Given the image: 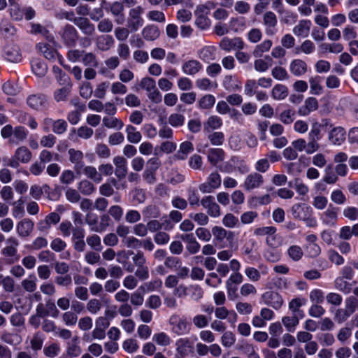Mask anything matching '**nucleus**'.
I'll list each match as a JSON object with an SVG mask.
<instances>
[{"label": "nucleus", "instance_id": "aec40b11", "mask_svg": "<svg viewBox=\"0 0 358 358\" xmlns=\"http://www.w3.org/2000/svg\"><path fill=\"white\" fill-rule=\"evenodd\" d=\"M176 350L181 357H185L192 352V345L188 338H180L176 341Z\"/></svg>", "mask_w": 358, "mask_h": 358}, {"label": "nucleus", "instance_id": "4be33fe9", "mask_svg": "<svg viewBox=\"0 0 358 358\" xmlns=\"http://www.w3.org/2000/svg\"><path fill=\"white\" fill-rule=\"evenodd\" d=\"M75 24L85 35L92 36L95 32L94 25L86 17H78Z\"/></svg>", "mask_w": 358, "mask_h": 358}, {"label": "nucleus", "instance_id": "cd10ccee", "mask_svg": "<svg viewBox=\"0 0 358 358\" xmlns=\"http://www.w3.org/2000/svg\"><path fill=\"white\" fill-rule=\"evenodd\" d=\"M216 48L214 46H205L198 51V57L200 59L206 63L215 60Z\"/></svg>", "mask_w": 358, "mask_h": 358}, {"label": "nucleus", "instance_id": "423d86ee", "mask_svg": "<svg viewBox=\"0 0 358 358\" xmlns=\"http://www.w3.org/2000/svg\"><path fill=\"white\" fill-rule=\"evenodd\" d=\"M219 47L221 50L229 52L234 50H241L245 48V43L240 37L230 38L224 37L219 43Z\"/></svg>", "mask_w": 358, "mask_h": 358}, {"label": "nucleus", "instance_id": "ddd939ff", "mask_svg": "<svg viewBox=\"0 0 358 358\" xmlns=\"http://www.w3.org/2000/svg\"><path fill=\"white\" fill-rule=\"evenodd\" d=\"M27 104L35 110H41L47 106V98L43 94H34L27 96Z\"/></svg>", "mask_w": 358, "mask_h": 358}, {"label": "nucleus", "instance_id": "9b49d317", "mask_svg": "<svg viewBox=\"0 0 358 358\" xmlns=\"http://www.w3.org/2000/svg\"><path fill=\"white\" fill-rule=\"evenodd\" d=\"M263 302L275 310L280 309L283 304V299L278 292L268 291L262 295Z\"/></svg>", "mask_w": 358, "mask_h": 358}, {"label": "nucleus", "instance_id": "e2e57ef3", "mask_svg": "<svg viewBox=\"0 0 358 358\" xmlns=\"http://www.w3.org/2000/svg\"><path fill=\"white\" fill-rule=\"evenodd\" d=\"M111 224L110 216L107 214H103L100 217L99 227L92 229V231L96 233H102L108 229Z\"/></svg>", "mask_w": 358, "mask_h": 358}, {"label": "nucleus", "instance_id": "b1692460", "mask_svg": "<svg viewBox=\"0 0 358 358\" xmlns=\"http://www.w3.org/2000/svg\"><path fill=\"white\" fill-rule=\"evenodd\" d=\"M317 108V100L314 97H308L305 100L304 104L299 108L298 113L301 116H307Z\"/></svg>", "mask_w": 358, "mask_h": 358}, {"label": "nucleus", "instance_id": "de8ad7c7", "mask_svg": "<svg viewBox=\"0 0 358 358\" xmlns=\"http://www.w3.org/2000/svg\"><path fill=\"white\" fill-rule=\"evenodd\" d=\"M103 124L108 129H122L124 127L123 122L113 116H105L103 120Z\"/></svg>", "mask_w": 358, "mask_h": 358}, {"label": "nucleus", "instance_id": "7ed1b4c3", "mask_svg": "<svg viewBox=\"0 0 358 358\" xmlns=\"http://www.w3.org/2000/svg\"><path fill=\"white\" fill-rule=\"evenodd\" d=\"M169 324L172 331L178 336L186 335L190 331V324L186 318L180 317L178 315H172L169 318Z\"/></svg>", "mask_w": 358, "mask_h": 358}, {"label": "nucleus", "instance_id": "e433bc0d", "mask_svg": "<svg viewBox=\"0 0 358 358\" xmlns=\"http://www.w3.org/2000/svg\"><path fill=\"white\" fill-rule=\"evenodd\" d=\"M300 316L292 314V316L282 317V323L287 331L294 332L299 323Z\"/></svg>", "mask_w": 358, "mask_h": 358}, {"label": "nucleus", "instance_id": "20e7f679", "mask_svg": "<svg viewBox=\"0 0 358 358\" xmlns=\"http://www.w3.org/2000/svg\"><path fill=\"white\" fill-rule=\"evenodd\" d=\"M7 245L1 250V253L8 258L9 263H15L20 259V255L17 253V247L19 245L18 240L15 237H9L6 240Z\"/></svg>", "mask_w": 358, "mask_h": 358}, {"label": "nucleus", "instance_id": "1a4fd4ad", "mask_svg": "<svg viewBox=\"0 0 358 358\" xmlns=\"http://www.w3.org/2000/svg\"><path fill=\"white\" fill-rule=\"evenodd\" d=\"M291 213L294 219L303 221L312 216L313 210L309 205L301 203L294 204L291 208Z\"/></svg>", "mask_w": 358, "mask_h": 358}, {"label": "nucleus", "instance_id": "0eeeda50", "mask_svg": "<svg viewBox=\"0 0 358 358\" xmlns=\"http://www.w3.org/2000/svg\"><path fill=\"white\" fill-rule=\"evenodd\" d=\"M264 183L263 176L258 172L248 174L244 179L241 187L247 192L259 188Z\"/></svg>", "mask_w": 358, "mask_h": 358}, {"label": "nucleus", "instance_id": "49530a36", "mask_svg": "<svg viewBox=\"0 0 358 358\" xmlns=\"http://www.w3.org/2000/svg\"><path fill=\"white\" fill-rule=\"evenodd\" d=\"M222 85L227 91L230 92L239 90L241 88L240 82L233 76H226L224 78Z\"/></svg>", "mask_w": 358, "mask_h": 358}, {"label": "nucleus", "instance_id": "c85d7f7f", "mask_svg": "<svg viewBox=\"0 0 358 358\" xmlns=\"http://www.w3.org/2000/svg\"><path fill=\"white\" fill-rule=\"evenodd\" d=\"M280 16V22L286 24H292L297 20V14L285 7L277 11Z\"/></svg>", "mask_w": 358, "mask_h": 358}, {"label": "nucleus", "instance_id": "6ab92c4d", "mask_svg": "<svg viewBox=\"0 0 358 358\" xmlns=\"http://www.w3.org/2000/svg\"><path fill=\"white\" fill-rule=\"evenodd\" d=\"M338 208L329 205L327 209L322 213L320 219L326 225L333 226L336 224L338 219Z\"/></svg>", "mask_w": 358, "mask_h": 358}, {"label": "nucleus", "instance_id": "f03ea898", "mask_svg": "<svg viewBox=\"0 0 358 358\" xmlns=\"http://www.w3.org/2000/svg\"><path fill=\"white\" fill-rule=\"evenodd\" d=\"M144 9L141 6H137L132 8L129 11V17L127 20V27L130 31L135 32L138 31L144 24V20L142 14Z\"/></svg>", "mask_w": 358, "mask_h": 358}, {"label": "nucleus", "instance_id": "c9c22d12", "mask_svg": "<svg viewBox=\"0 0 358 358\" xmlns=\"http://www.w3.org/2000/svg\"><path fill=\"white\" fill-rule=\"evenodd\" d=\"M229 27L230 31L235 33L241 32L246 28V22L244 17H231L229 21Z\"/></svg>", "mask_w": 358, "mask_h": 358}, {"label": "nucleus", "instance_id": "0e129e2a", "mask_svg": "<svg viewBox=\"0 0 358 358\" xmlns=\"http://www.w3.org/2000/svg\"><path fill=\"white\" fill-rule=\"evenodd\" d=\"M322 124L317 122H315L311 125L310 131L308 133V140L320 141L322 138L321 134Z\"/></svg>", "mask_w": 358, "mask_h": 358}, {"label": "nucleus", "instance_id": "09e8293b", "mask_svg": "<svg viewBox=\"0 0 358 358\" xmlns=\"http://www.w3.org/2000/svg\"><path fill=\"white\" fill-rule=\"evenodd\" d=\"M37 278L34 274H30L27 278L22 280L21 286L27 292H34L37 288Z\"/></svg>", "mask_w": 358, "mask_h": 358}, {"label": "nucleus", "instance_id": "c03bdc74", "mask_svg": "<svg viewBox=\"0 0 358 358\" xmlns=\"http://www.w3.org/2000/svg\"><path fill=\"white\" fill-rule=\"evenodd\" d=\"M204 292L202 287L196 284H192L188 286L187 296L196 302H198L203 297Z\"/></svg>", "mask_w": 358, "mask_h": 358}, {"label": "nucleus", "instance_id": "473e14b6", "mask_svg": "<svg viewBox=\"0 0 358 358\" xmlns=\"http://www.w3.org/2000/svg\"><path fill=\"white\" fill-rule=\"evenodd\" d=\"M224 159V152L220 148H211L208 151V160L213 166H217Z\"/></svg>", "mask_w": 358, "mask_h": 358}, {"label": "nucleus", "instance_id": "4468645a", "mask_svg": "<svg viewBox=\"0 0 358 358\" xmlns=\"http://www.w3.org/2000/svg\"><path fill=\"white\" fill-rule=\"evenodd\" d=\"M307 63L301 59H294L289 64V71L295 77H301L308 71Z\"/></svg>", "mask_w": 358, "mask_h": 358}, {"label": "nucleus", "instance_id": "3c124183", "mask_svg": "<svg viewBox=\"0 0 358 358\" xmlns=\"http://www.w3.org/2000/svg\"><path fill=\"white\" fill-rule=\"evenodd\" d=\"M144 287L141 286L130 294V302L134 306H141L144 302Z\"/></svg>", "mask_w": 358, "mask_h": 358}, {"label": "nucleus", "instance_id": "37998d69", "mask_svg": "<svg viewBox=\"0 0 358 358\" xmlns=\"http://www.w3.org/2000/svg\"><path fill=\"white\" fill-rule=\"evenodd\" d=\"M64 85L63 87L56 90L54 92V99L57 102L66 101L71 93L72 84L67 83Z\"/></svg>", "mask_w": 358, "mask_h": 358}, {"label": "nucleus", "instance_id": "f8f14e48", "mask_svg": "<svg viewBox=\"0 0 358 358\" xmlns=\"http://www.w3.org/2000/svg\"><path fill=\"white\" fill-rule=\"evenodd\" d=\"M201 204L207 210L208 214L213 217H218L221 215L219 205L215 201L213 196H206L201 200Z\"/></svg>", "mask_w": 358, "mask_h": 358}, {"label": "nucleus", "instance_id": "f704fd0d", "mask_svg": "<svg viewBox=\"0 0 358 358\" xmlns=\"http://www.w3.org/2000/svg\"><path fill=\"white\" fill-rule=\"evenodd\" d=\"M222 126V120L217 115L210 116L203 124L204 131L210 132L220 129Z\"/></svg>", "mask_w": 358, "mask_h": 358}, {"label": "nucleus", "instance_id": "864d4df0", "mask_svg": "<svg viewBox=\"0 0 358 358\" xmlns=\"http://www.w3.org/2000/svg\"><path fill=\"white\" fill-rule=\"evenodd\" d=\"M30 33L32 34H41L45 37L50 42H53V37L49 34V31L41 24L31 23Z\"/></svg>", "mask_w": 358, "mask_h": 358}, {"label": "nucleus", "instance_id": "8fccbe9b", "mask_svg": "<svg viewBox=\"0 0 358 358\" xmlns=\"http://www.w3.org/2000/svg\"><path fill=\"white\" fill-rule=\"evenodd\" d=\"M273 43L271 40L267 39L262 41L259 45H257L253 51L252 55L255 57H261L264 53L267 52L271 49Z\"/></svg>", "mask_w": 358, "mask_h": 358}, {"label": "nucleus", "instance_id": "c756f323", "mask_svg": "<svg viewBox=\"0 0 358 358\" xmlns=\"http://www.w3.org/2000/svg\"><path fill=\"white\" fill-rule=\"evenodd\" d=\"M16 28L8 20H2L0 22V35L5 38H10L16 34Z\"/></svg>", "mask_w": 358, "mask_h": 358}, {"label": "nucleus", "instance_id": "680f3d73", "mask_svg": "<svg viewBox=\"0 0 358 358\" xmlns=\"http://www.w3.org/2000/svg\"><path fill=\"white\" fill-rule=\"evenodd\" d=\"M338 176L336 172L333 171L331 166L329 165L324 169V175L322 178L323 182L327 184H335L338 180Z\"/></svg>", "mask_w": 358, "mask_h": 358}, {"label": "nucleus", "instance_id": "7c9ffc66", "mask_svg": "<svg viewBox=\"0 0 358 358\" xmlns=\"http://www.w3.org/2000/svg\"><path fill=\"white\" fill-rule=\"evenodd\" d=\"M147 226L148 230L150 232H157L162 228L165 230H171L174 227V224H171L169 220H165L164 223H160L157 220H152L147 223Z\"/></svg>", "mask_w": 358, "mask_h": 358}, {"label": "nucleus", "instance_id": "dca6fc26", "mask_svg": "<svg viewBox=\"0 0 358 358\" xmlns=\"http://www.w3.org/2000/svg\"><path fill=\"white\" fill-rule=\"evenodd\" d=\"M203 69L201 63L194 59L185 61L182 64L181 69L184 74L194 76Z\"/></svg>", "mask_w": 358, "mask_h": 358}, {"label": "nucleus", "instance_id": "69168bd1", "mask_svg": "<svg viewBox=\"0 0 358 358\" xmlns=\"http://www.w3.org/2000/svg\"><path fill=\"white\" fill-rule=\"evenodd\" d=\"M264 257L268 262L275 263L281 259V253L276 248H270L264 252Z\"/></svg>", "mask_w": 358, "mask_h": 358}, {"label": "nucleus", "instance_id": "4d7b16f0", "mask_svg": "<svg viewBox=\"0 0 358 358\" xmlns=\"http://www.w3.org/2000/svg\"><path fill=\"white\" fill-rule=\"evenodd\" d=\"M271 76L273 78L279 81L287 80L289 78V75L287 70L280 66H276L271 69Z\"/></svg>", "mask_w": 358, "mask_h": 358}, {"label": "nucleus", "instance_id": "f257e3e1", "mask_svg": "<svg viewBox=\"0 0 358 358\" xmlns=\"http://www.w3.org/2000/svg\"><path fill=\"white\" fill-rule=\"evenodd\" d=\"M32 159V153L26 146L18 147L14 152V155L8 159L7 166L17 169L20 164H28Z\"/></svg>", "mask_w": 358, "mask_h": 358}, {"label": "nucleus", "instance_id": "72a5a7b5", "mask_svg": "<svg viewBox=\"0 0 358 358\" xmlns=\"http://www.w3.org/2000/svg\"><path fill=\"white\" fill-rule=\"evenodd\" d=\"M45 336L40 331L34 334L30 338L29 345L31 350L34 352L40 351L43 345Z\"/></svg>", "mask_w": 358, "mask_h": 358}, {"label": "nucleus", "instance_id": "ea45409f", "mask_svg": "<svg viewBox=\"0 0 358 358\" xmlns=\"http://www.w3.org/2000/svg\"><path fill=\"white\" fill-rule=\"evenodd\" d=\"M125 132L127 134V139L129 143L136 144L141 141L142 135L141 132L137 131L136 128L133 125H127Z\"/></svg>", "mask_w": 358, "mask_h": 358}, {"label": "nucleus", "instance_id": "9d476101", "mask_svg": "<svg viewBox=\"0 0 358 358\" xmlns=\"http://www.w3.org/2000/svg\"><path fill=\"white\" fill-rule=\"evenodd\" d=\"M263 24L265 27V33L268 36H273L277 33L278 19L273 11L265 12L263 15Z\"/></svg>", "mask_w": 358, "mask_h": 358}, {"label": "nucleus", "instance_id": "603ef678", "mask_svg": "<svg viewBox=\"0 0 358 358\" xmlns=\"http://www.w3.org/2000/svg\"><path fill=\"white\" fill-rule=\"evenodd\" d=\"M37 48L48 59H54L57 54V51L52 47L44 43H39L37 45Z\"/></svg>", "mask_w": 358, "mask_h": 358}, {"label": "nucleus", "instance_id": "412c9836", "mask_svg": "<svg viewBox=\"0 0 358 358\" xmlns=\"http://www.w3.org/2000/svg\"><path fill=\"white\" fill-rule=\"evenodd\" d=\"M69 159L74 164V169L77 172H80L84 166V155L80 150L71 148L68 151Z\"/></svg>", "mask_w": 358, "mask_h": 358}, {"label": "nucleus", "instance_id": "052dcab7", "mask_svg": "<svg viewBox=\"0 0 358 358\" xmlns=\"http://www.w3.org/2000/svg\"><path fill=\"white\" fill-rule=\"evenodd\" d=\"M52 72L59 85H66L67 83H71L70 78L64 72H63L59 67L54 66L52 67Z\"/></svg>", "mask_w": 358, "mask_h": 358}, {"label": "nucleus", "instance_id": "13d9d810", "mask_svg": "<svg viewBox=\"0 0 358 358\" xmlns=\"http://www.w3.org/2000/svg\"><path fill=\"white\" fill-rule=\"evenodd\" d=\"M288 257L294 262H298L303 256V252L301 248L296 245H291L287 250Z\"/></svg>", "mask_w": 358, "mask_h": 358}, {"label": "nucleus", "instance_id": "338daca9", "mask_svg": "<svg viewBox=\"0 0 358 358\" xmlns=\"http://www.w3.org/2000/svg\"><path fill=\"white\" fill-rule=\"evenodd\" d=\"M215 98L212 94H206L202 96L198 102L199 107L202 109H208L215 104Z\"/></svg>", "mask_w": 358, "mask_h": 358}, {"label": "nucleus", "instance_id": "39448f33", "mask_svg": "<svg viewBox=\"0 0 358 358\" xmlns=\"http://www.w3.org/2000/svg\"><path fill=\"white\" fill-rule=\"evenodd\" d=\"M222 184L221 176L217 172L211 173L205 182L199 187L202 193H211L218 189Z\"/></svg>", "mask_w": 358, "mask_h": 358}, {"label": "nucleus", "instance_id": "393cba45", "mask_svg": "<svg viewBox=\"0 0 358 358\" xmlns=\"http://www.w3.org/2000/svg\"><path fill=\"white\" fill-rule=\"evenodd\" d=\"M307 300L303 297H296L292 299L288 304L289 310H291L292 314L300 316L303 318L304 316L303 311L300 309L301 306L306 304Z\"/></svg>", "mask_w": 358, "mask_h": 358}, {"label": "nucleus", "instance_id": "a18cd8bd", "mask_svg": "<svg viewBox=\"0 0 358 358\" xmlns=\"http://www.w3.org/2000/svg\"><path fill=\"white\" fill-rule=\"evenodd\" d=\"M310 92L311 94L320 95L323 92V87L321 85L322 78L319 76H312L309 78Z\"/></svg>", "mask_w": 358, "mask_h": 358}, {"label": "nucleus", "instance_id": "a211bd4d", "mask_svg": "<svg viewBox=\"0 0 358 358\" xmlns=\"http://www.w3.org/2000/svg\"><path fill=\"white\" fill-rule=\"evenodd\" d=\"M212 235L214 237V241L217 243H222L224 239L231 241L234 236L233 231H228L220 226H215L212 228Z\"/></svg>", "mask_w": 358, "mask_h": 358}, {"label": "nucleus", "instance_id": "2f4dec72", "mask_svg": "<svg viewBox=\"0 0 358 358\" xmlns=\"http://www.w3.org/2000/svg\"><path fill=\"white\" fill-rule=\"evenodd\" d=\"M114 39L110 35H101L96 40V48L101 51H107L113 45Z\"/></svg>", "mask_w": 358, "mask_h": 358}, {"label": "nucleus", "instance_id": "a19ab883", "mask_svg": "<svg viewBox=\"0 0 358 358\" xmlns=\"http://www.w3.org/2000/svg\"><path fill=\"white\" fill-rule=\"evenodd\" d=\"M142 35L145 40L152 41L159 38L160 32L155 25H148L142 30Z\"/></svg>", "mask_w": 358, "mask_h": 358}, {"label": "nucleus", "instance_id": "2eb2a0df", "mask_svg": "<svg viewBox=\"0 0 358 358\" xmlns=\"http://www.w3.org/2000/svg\"><path fill=\"white\" fill-rule=\"evenodd\" d=\"M34 227V222L29 218H23L16 224V231L21 238L29 236Z\"/></svg>", "mask_w": 358, "mask_h": 358}, {"label": "nucleus", "instance_id": "f3484780", "mask_svg": "<svg viewBox=\"0 0 358 358\" xmlns=\"http://www.w3.org/2000/svg\"><path fill=\"white\" fill-rule=\"evenodd\" d=\"M113 162L115 166L114 171L115 176L120 180L125 178L128 171L126 159L122 156H116L113 159Z\"/></svg>", "mask_w": 358, "mask_h": 358}, {"label": "nucleus", "instance_id": "bf43d9fd", "mask_svg": "<svg viewBox=\"0 0 358 358\" xmlns=\"http://www.w3.org/2000/svg\"><path fill=\"white\" fill-rule=\"evenodd\" d=\"M86 243L91 249L97 252H101L103 249L100 236L96 234H92L87 237Z\"/></svg>", "mask_w": 358, "mask_h": 358}, {"label": "nucleus", "instance_id": "6e6552de", "mask_svg": "<svg viewBox=\"0 0 358 358\" xmlns=\"http://www.w3.org/2000/svg\"><path fill=\"white\" fill-rule=\"evenodd\" d=\"M2 55L6 60L12 63H18L22 59V55L20 47L13 43L5 45Z\"/></svg>", "mask_w": 358, "mask_h": 358}, {"label": "nucleus", "instance_id": "a878e982", "mask_svg": "<svg viewBox=\"0 0 358 358\" xmlns=\"http://www.w3.org/2000/svg\"><path fill=\"white\" fill-rule=\"evenodd\" d=\"M62 37L67 45L73 46L77 40L78 31L72 25L67 24L64 28Z\"/></svg>", "mask_w": 358, "mask_h": 358}, {"label": "nucleus", "instance_id": "5701e85b", "mask_svg": "<svg viewBox=\"0 0 358 358\" xmlns=\"http://www.w3.org/2000/svg\"><path fill=\"white\" fill-rule=\"evenodd\" d=\"M312 23L310 20H301L293 27L292 31L296 36L307 37L309 34Z\"/></svg>", "mask_w": 358, "mask_h": 358}, {"label": "nucleus", "instance_id": "5fc2aeb1", "mask_svg": "<svg viewBox=\"0 0 358 358\" xmlns=\"http://www.w3.org/2000/svg\"><path fill=\"white\" fill-rule=\"evenodd\" d=\"M315 45L310 40H305L299 47L296 48V54L304 53L310 55L315 52Z\"/></svg>", "mask_w": 358, "mask_h": 358}, {"label": "nucleus", "instance_id": "bb28decb", "mask_svg": "<svg viewBox=\"0 0 358 358\" xmlns=\"http://www.w3.org/2000/svg\"><path fill=\"white\" fill-rule=\"evenodd\" d=\"M329 140L334 145H340L345 140V129L341 127L332 129L329 134Z\"/></svg>", "mask_w": 358, "mask_h": 358}, {"label": "nucleus", "instance_id": "4c0bfd02", "mask_svg": "<svg viewBox=\"0 0 358 358\" xmlns=\"http://www.w3.org/2000/svg\"><path fill=\"white\" fill-rule=\"evenodd\" d=\"M289 94L288 88L282 84H276L271 90V96L277 101L284 100Z\"/></svg>", "mask_w": 358, "mask_h": 358}, {"label": "nucleus", "instance_id": "6e6d98bb", "mask_svg": "<svg viewBox=\"0 0 358 358\" xmlns=\"http://www.w3.org/2000/svg\"><path fill=\"white\" fill-rule=\"evenodd\" d=\"M78 189L83 195L88 196L94 192L96 188L90 181L82 180L78 185Z\"/></svg>", "mask_w": 358, "mask_h": 358}, {"label": "nucleus", "instance_id": "58836bf2", "mask_svg": "<svg viewBox=\"0 0 358 358\" xmlns=\"http://www.w3.org/2000/svg\"><path fill=\"white\" fill-rule=\"evenodd\" d=\"M31 64L32 71L36 76L39 78L45 76L48 71V67L44 62L38 59H34L31 61Z\"/></svg>", "mask_w": 358, "mask_h": 358}, {"label": "nucleus", "instance_id": "79ce46f5", "mask_svg": "<svg viewBox=\"0 0 358 358\" xmlns=\"http://www.w3.org/2000/svg\"><path fill=\"white\" fill-rule=\"evenodd\" d=\"M81 171L90 179L92 180L96 183H99L102 180L101 173L98 171L94 166H83Z\"/></svg>", "mask_w": 358, "mask_h": 358}, {"label": "nucleus", "instance_id": "774afa93", "mask_svg": "<svg viewBox=\"0 0 358 358\" xmlns=\"http://www.w3.org/2000/svg\"><path fill=\"white\" fill-rule=\"evenodd\" d=\"M113 29V23L109 18H103L97 24V29L101 33H110Z\"/></svg>", "mask_w": 358, "mask_h": 358}]
</instances>
